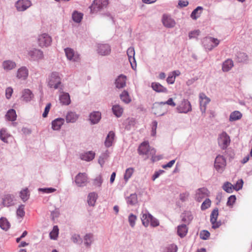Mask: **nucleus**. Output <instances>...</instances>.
<instances>
[{"mask_svg": "<svg viewBox=\"0 0 252 252\" xmlns=\"http://www.w3.org/2000/svg\"><path fill=\"white\" fill-rule=\"evenodd\" d=\"M136 216L133 214H130L128 216V222L131 227H133L135 224V221L136 220Z\"/></svg>", "mask_w": 252, "mask_h": 252, "instance_id": "obj_55", "label": "nucleus"}, {"mask_svg": "<svg viewBox=\"0 0 252 252\" xmlns=\"http://www.w3.org/2000/svg\"><path fill=\"white\" fill-rule=\"evenodd\" d=\"M126 53L129 61L131 64V66L133 69L135 70L136 67V63L134 57L135 51L134 48L132 47H130L127 49Z\"/></svg>", "mask_w": 252, "mask_h": 252, "instance_id": "obj_15", "label": "nucleus"}, {"mask_svg": "<svg viewBox=\"0 0 252 252\" xmlns=\"http://www.w3.org/2000/svg\"><path fill=\"white\" fill-rule=\"evenodd\" d=\"M126 76L124 75H120L115 80V85L116 88L121 89L126 86Z\"/></svg>", "mask_w": 252, "mask_h": 252, "instance_id": "obj_18", "label": "nucleus"}, {"mask_svg": "<svg viewBox=\"0 0 252 252\" xmlns=\"http://www.w3.org/2000/svg\"><path fill=\"white\" fill-rule=\"evenodd\" d=\"M111 47L108 44H98L97 45V53L101 56H107L111 53Z\"/></svg>", "mask_w": 252, "mask_h": 252, "instance_id": "obj_14", "label": "nucleus"}, {"mask_svg": "<svg viewBox=\"0 0 252 252\" xmlns=\"http://www.w3.org/2000/svg\"><path fill=\"white\" fill-rule=\"evenodd\" d=\"M32 5L30 0H18L15 3V6L18 11H24Z\"/></svg>", "mask_w": 252, "mask_h": 252, "instance_id": "obj_11", "label": "nucleus"}, {"mask_svg": "<svg viewBox=\"0 0 252 252\" xmlns=\"http://www.w3.org/2000/svg\"><path fill=\"white\" fill-rule=\"evenodd\" d=\"M162 22L164 27L167 28H172L175 25V21L170 15L163 14L162 18Z\"/></svg>", "mask_w": 252, "mask_h": 252, "instance_id": "obj_12", "label": "nucleus"}, {"mask_svg": "<svg viewBox=\"0 0 252 252\" xmlns=\"http://www.w3.org/2000/svg\"><path fill=\"white\" fill-rule=\"evenodd\" d=\"M199 102L200 106H206V105L210 102V99L208 98L206 94L201 93L199 94Z\"/></svg>", "mask_w": 252, "mask_h": 252, "instance_id": "obj_32", "label": "nucleus"}, {"mask_svg": "<svg viewBox=\"0 0 252 252\" xmlns=\"http://www.w3.org/2000/svg\"><path fill=\"white\" fill-rule=\"evenodd\" d=\"M225 150V151L224 153V155L228 157L229 159L234 158L235 156V153L234 150L231 148H226V149Z\"/></svg>", "mask_w": 252, "mask_h": 252, "instance_id": "obj_49", "label": "nucleus"}, {"mask_svg": "<svg viewBox=\"0 0 252 252\" xmlns=\"http://www.w3.org/2000/svg\"><path fill=\"white\" fill-rule=\"evenodd\" d=\"M150 223L151 226L153 227H156L159 225V223L158 220L155 218H154L153 216L151 217V219H150Z\"/></svg>", "mask_w": 252, "mask_h": 252, "instance_id": "obj_63", "label": "nucleus"}, {"mask_svg": "<svg viewBox=\"0 0 252 252\" xmlns=\"http://www.w3.org/2000/svg\"><path fill=\"white\" fill-rule=\"evenodd\" d=\"M13 197L10 194H7L4 196L2 200V204L4 206L9 207L13 204Z\"/></svg>", "mask_w": 252, "mask_h": 252, "instance_id": "obj_36", "label": "nucleus"}, {"mask_svg": "<svg viewBox=\"0 0 252 252\" xmlns=\"http://www.w3.org/2000/svg\"><path fill=\"white\" fill-rule=\"evenodd\" d=\"M76 185L78 187H84L88 183V177L85 173H79L75 177L74 180Z\"/></svg>", "mask_w": 252, "mask_h": 252, "instance_id": "obj_5", "label": "nucleus"}, {"mask_svg": "<svg viewBox=\"0 0 252 252\" xmlns=\"http://www.w3.org/2000/svg\"><path fill=\"white\" fill-rule=\"evenodd\" d=\"M120 98L121 101L126 104L130 103L131 101V98L128 92L126 90H124L120 94Z\"/></svg>", "mask_w": 252, "mask_h": 252, "instance_id": "obj_23", "label": "nucleus"}, {"mask_svg": "<svg viewBox=\"0 0 252 252\" xmlns=\"http://www.w3.org/2000/svg\"><path fill=\"white\" fill-rule=\"evenodd\" d=\"M226 165V159L223 156L218 155L215 158L214 164L216 169L218 172L221 173L224 170Z\"/></svg>", "mask_w": 252, "mask_h": 252, "instance_id": "obj_6", "label": "nucleus"}, {"mask_svg": "<svg viewBox=\"0 0 252 252\" xmlns=\"http://www.w3.org/2000/svg\"><path fill=\"white\" fill-rule=\"evenodd\" d=\"M243 183L242 179L239 180L234 186V189L237 191L241 189L243 187Z\"/></svg>", "mask_w": 252, "mask_h": 252, "instance_id": "obj_59", "label": "nucleus"}, {"mask_svg": "<svg viewBox=\"0 0 252 252\" xmlns=\"http://www.w3.org/2000/svg\"><path fill=\"white\" fill-rule=\"evenodd\" d=\"M219 216L218 208H215L211 212L210 215V222L212 224V227L213 229L219 228L221 224V221H217V219Z\"/></svg>", "mask_w": 252, "mask_h": 252, "instance_id": "obj_9", "label": "nucleus"}, {"mask_svg": "<svg viewBox=\"0 0 252 252\" xmlns=\"http://www.w3.org/2000/svg\"><path fill=\"white\" fill-rule=\"evenodd\" d=\"M242 117V114L238 111L232 112L229 116V121L231 122L240 119Z\"/></svg>", "mask_w": 252, "mask_h": 252, "instance_id": "obj_43", "label": "nucleus"}, {"mask_svg": "<svg viewBox=\"0 0 252 252\" xmlns=\"http://www.w3.org/2000/svg\"><path fill=\"white\" fill-rule=\"evenodd\" d=\"M29 196V194H28V190L27 189L21 191L20 197L24 202H25L28 199Z\"/></svg>", "mask_w": 252, "mask_h": 252, "instance_id": "obj_51", "label": "nucleus"}, {"mask_svg": "<svg viewBox=\"0 0 252 252\" xmlns=\"http://www.w3.org/2000/svg\"><path fill=\"white\" fill-rule=\"evenodd\" d=\"M13 93V89L11 87H8L5 90V95L7 99H9Z\"/></svg>", "mask_w": 252, "mask_h": 252, "instance_id": "obj_64", "label": "nucleus"}, {"mask_svg": "<svg viewBox=\"0 0 252 252\" xmlns=\"http://www.w3.org/2000/svg\"><path fill=\"white\" fill-rule=\"evenodd\" d=\"M64 119L59 118H57L52 122V128L54 130H59L61 129L62 126L64 124Z\"/></svg>", "mask_w": 252, "mask_h": 252, "instance_id": "obj_21", "label": "nucleus"}, {"mask_svg": "<svg viewBox=\"0 0 252 252\" xmlns=\"http://www.w3.org/2000/svg\"><path fill=\"white\" fill-rule=\"evenodd\" d=\"M79 118V115L75 112L70 111L68 112L66 116V121L67 123H75Z\"/></svg>", "mask_w": 252, "mask_h": 252, "instance_id": "obj_25", "label": "nucleus"}, {"mask_svg": "<svg viewBox=\"0 0 252 252\" xmlns=\"http://www.w3.org/2000/svg\"><path fill=\"white\" fill-rule=\"evenodd\" d=\"M71 240L74 243L77 244H81L83 242L80 236L77 234H73L71 237Z\"/></svg>", "mask_w": 252, "mask_h": 252, "instance_id": "obj_48", "label": "nucleus"}, {"mask_svg": "<svg viewBox=\"0 0 252 252\" xmlns=\"http://www.w3.org/2000/svg\"><path fill=\"white\" fill-rule=\"evenodd\" d=\"M176 109L179 113H187L191 111V104L188 100L184 99Z\"/></svg>", "mask_w": 252, "mask_h": 252, "instance_id": "obj_8", "label": "nucleus"}, {"mask_svg": "<svg viewBox=\"0 0 252 252\" xmlns=\"http://www.w3.org/2000/svg\"><path fill=\"white\" fill-rule=\"evenodd\" d=\"M59 100L60 102L64 105H69L70 102V95L68 93H63L60 96Z\"/></svg>", "mask_w": 252, "mask_h": 252, "instance_id": "obj_26", "label": "nucleus"}, {"mask_svg": "<svg viewBox=\"0 0 252 252\" xmlns=\"http://www.w3.org/2000/svg\"><path fill=\"white\" fill-rule=\"evenodd\" d=\"M222 189L227 193H232L234 190V186L228 182H225L223 186Z\"/></svg>", "mask_w": 252, "mask_h": 252, "instance_id": "obj_45", "label": "nucleus"}, {"mask_svg": "<svg viewBox=\"0 0 252 252\" xmlns=\"http://www.w3.org/2000/svg\"><path fill=\"white\" fill-rule=\"evenodd\" d=\"M233 66V62L232 60L230 59H227L222 63V70L224 72H227L230 70Z\"/></svg>", "mask_w": 252, "mask_h": 252, "instance_id": "obj_35", "label": "nucleus"}, {"mask_svg": "<svg viewBox=\"0 0 252 252\" xmlns=\"http://www.w3.org/2000/svg\"><path fill=\"white\" fill-rule=\"evenodd\" d=\"M103 182V179L101 175H98L93 180V185L100 188Z\"/></svg>", "mask_w": 252, "mask_h": 252, "instance_id": "obj_47", "label": "nucleus"}, {"mask_svg": "<svg viewBox=\"0 0 252 252\" xmlns=\"http://www.w3.org/2000/svg\"><path fill=\"white\" fill-rule=\"evenodd\" d=\"M62 83V79L58 72H52L49 76L48 86L50 88L57 89Z\"/></svg>", "mask_w": 252, "mask_h": 252, "instance_id": "obj_2", "label": "nucleus"}, {"mask_svg": "<svg viewBox=\"0 0 252 252\" xmlns=\"http://www.w3.org/2000/svg\"><path fill=\"white\" fill-rule=\"evenodd\" d=\"M10 223L5 218H1L0 219V227L4 230H7L10 227Z\"/></svg>", "mask_w": 252, "mask_h": 252, "instance_id": "obj_41", "label": "nucleus"}, {"mask_svg": "<svg viewBox=\"0 0 252 252\" xmlns=\"http://www.w3.org/2000/svg\"><path fill=\"white\" fill-rule=\"evenodd\" d=\"M28 55L33 61H38L44 58L43 52L41 50L36 48H33L30 50Z\"/></svg>", "mask_w": 252, "mask_h": 252, "instance_id": "obj_10", "label": "nucleus"}, {"mask_svg": "<svg viewBox=\"0 0 252 252\" xmlns=\"http://www.w3.org/2000/svg\"><path fill=\"white\" fill-rule=\"evenodd\" d=\"M5 117L8 121H14L16 120L17 117L15 110L13 109L9 110L7 112Z\"/></svg>", "mask_w": 252, "mask_h": 252, "instance_id": "obj_39", "label": "nucleus"}, {"mask_svg": "<svg viewBox=\"0 0 252 252\" xmlns=\"http://www.w3.org/2000/svg\"><path fill=\"white\" fill-rule=\"evenodd\" d=\"M28 74L29 71L28 69L26 67L23 66L18 70L17 77L19 79L25 80L27 78Z\"/></svg>", "mask_w": 252, "mask_h": 252, "instance_id": "obj_24", "label": "nucleus"}, {"mask_svg": "<svg viewBox=\"0 0 252 252\" xmlns=\"http://www.w3.org/2000/svg\"><path fill=\"white\" fill-rule=\"evenodd\" d=\"M24 205H21L19 206V208L17 210L16 214L18 217L20 218H23L25 214V212L24 211Z\"/></svg>", "mask_w": 252, "mask_h": 252, "instance_id": "obj_53", "label": "nucleus"}, {"mask_svg": "<svg viewBox=\"0 0 252 252\" xmlns=\"http://www.w3.org/2000/svg\"><path fill=\"white\" fill-rule=\"evenodd\" d=\"M95 155V153L91 151L80 154V157L82 160L90 161L94 158Z\"/></svg>", "mask_w": 252, "mask_h": 252, "instance_id": "obj_22", "label": "nucleus"}, {"mask_svg": "<svg viewBox=\"0 0 252 252\" xmlns=\"http://www.w3.org/2000/svg\"><path fill=\"white\" fill-rule=\"evenodd\" d=\"M16 66V63L15 62L7 60L5 61L2 63V67L4 70H10L15 68Z\"/></svg>", "mask_w": 252, "mask_h": 252, "instance_id": "obj_34", "label": "nucleus"}, {"mask_svg": "<svg viewBox=\"0 0 252 252\" xmlns=\"http://www.w3.org/2000/svg\"><path fill=\"white\" fill-rule=\"evenodd\" d=\"M203 9V7L201 6H197L195 9H194L191 14L190 17L193 20H196L198 17H200L201 12H198L200 10H202Z\"/></svg>", "mask_w": 252, "mask_h": 252, "instance_id": "obj_44", "label": "nucleus"}, {"mask_svg": "<svg viewBox=\"0 0 252 252\" xmlns=\"http://www.w3.org/2000/svg\"><path fill=\"white\" fill-rule=\"evenodd\" d=\"M94 241V237L92 233H87L84 237V244L87 247H90Z\"/></svg>", "mask_w": 252, "mask_h": 252, "instance_id": "obj_29", "label": "nucleus"}, {"mask_svg": "<svg viewBox=\"0 0 252 252\" xmlns=\"http://www.w3.org/2000/svg\"><path fill=\"white\" fill-rule=\"evenodd\" d=\"M97 194L94 192L90 193L88 196V203L90 206H94L97 198Z\"/></svg>", "mask_w": 252, "mask_h": 252, "instance_id": "obj_31", "label": "nucleus"}, {"mask_svg": "<svg viewBox=\"0 0 252 252\" xmlns=\"http://www.w3.org/2000/svg\"><path fill=\"white\" fill-rule=\"evenodd\" d=\"M188 228L186 224L180 225L177 227V234L181 237H184L188 233Z\"/></svg>", "mask_w": 252, "mask_h": 252, "instance_id": "obj_28", "label": "nucleus"}, {"mask_svg": "<svg viewBox=\"0 0 252 252\" xmlns=\"http://www.w3.org/2000/svg\"><path fill=\"white\" fill-rule=\"evenodd\" d=\"M209 191L207 188H202L198 189L196 192L195 199L198 202H201L206 196H208Z\"/></svg>", "mask_w": 252, "mask_h": 252, "instance_id": "obj_16", "label": "nucleus"}, {"mask_svg": "<svg viewBox=\"0 0 252 252\" xmlns=\"http://www.w3.org/2000/svg\"><path fill=\"white\" fill-rule=\"evenodd\" d=\"M126 199L127 203L129 205H134L137 202V197L136 193L131 194Z\"/></svg>", "mask_w": 252, "mask_h": 252, "instance_id": "obj_42", "label": "nucleus"}, {"mask_svg": "<svg viewBox=\"0 0 252 252\" xmlns=\"http://www.w3.org/2000/svg\"><path fill=\"white\" fill-rule=\"evenodd\" d=\"M59 229L57 226H54L53 231L50 233V238L52 239H56L58 235Z\"/></svg>", "mask_w": 252, "mask_h": 252, "instance_id": "obj_56", "label": "nucleus"}, {"mask_svg": "<svg viewBox=\"0 0 252 252\" xmlns=\"http://www.w3.org/2000/svg\"><path fill=\"white\" fill-rule=\"evenodd\" d=\"M115 137V134L114 132L113 131H109L104 141V145L106 147L109 148L112 146Z\"/></svg>", "mask_w": 252, "mask_h": 252, "instance_id": "obj_20", "label": "nucleus"}, {"mask_svg": "<svg viewBox=\"0 0 252 252\" xmlns=\"http://www.w3.org/2000/svg\"><path fill=\"white\" fill-rule=\"evenodd\" d=\"M237 58L239 62H244L248 60L247 55L243 52H240L237 54Z\"/></svg>", "mask_w": 252, "mask_h": 252, "instance_id": "obj_50", "label": "nucleus"}, {"mask_svg": "<svg viewBox=\"0 0 252 252\" xmlns=\"http://www.w3.org/2000/svg\"><path fill=\"white\" fill-rule=\"evenodd\" d=\"M210 235V232L207 230H203L200 233V238L202 240H207Z\"/></svg>", "mask_w": 252, "mask_h": 252, "instance_id": "obj_57", "label": "nucleus"}, {"mask_svg": "<svg viewBox=\"0 0 252 252\" xmlns=\"http://www.w3.org/2000/svg\"><path fill=\"white\" fill-rule=\"evenodd\" d=\"M83 14L77 11H74L72 14V18L74 22L77 23L81 22L83 19Z\"/></svg>", "mask_w": 252, "mask_h": 252, "instance_id": "obj_38", "label": "nucleus"}, {"mask_svg": "<svg viewBox=\"0 0 252 252\" xmlns=\"http://www.w3.org/2000/svg\"><path fill=\"white\" fill-rule=\"evenodd\" d=\"M138 152L140 155H145L146 156V158H149L150 157L153 156L156 154V150L151 147L149 146V142L145 141L142 142L139 146Z\"/></svg>", "mask_w": 252, "mask_h": 252, "instance_id": "obj_1", "label": "nucleus"}, {"mask_svg": "<svg viewBox=\"0 0 252 252\" xmlns=\"http://www.w3.org/2000/svg\"><path fill=\"white\" fill-rule=\"evenodd\" d=\"M108 4V0H94L93 3L90 6L91 13H95L106 7Z\"/></svg>", "mask_w": 252, "mask_h": 252, "instance_id": "obj_4", "label": "nucleus"}, {"mask_svg": "<svg viewBox=\"0 0 252 252\" xmlns=\"http://www.w3.org/2000/svg\"><path fill=\"white\" fill-rule=\"evenodd\" d=\"M142 214V216L141 219L142 224L145 227H147L149 224L152 215L147 210L143 211Z\"/></svg>", "mask_w": 252, "mask_h": 252, "instance_id": "obj_19", "label": "nucleus"}, {"mask_svg": "<svg viewBox=\"0 0 252 252\" xmlns=\"http://www.w3.org/2000/svg\"><path fill=\"white\" fill-rule=\"evenodd\" d=\"M39 191H41L43 193H52L56 190L54 188H39L38 189Z\"/></svg>", "mask_w": 252, "mask_h": 252, "instance_id": "obj_60", "label": "nucleus"}, {"mask_svg": "<svg viewBox=\"0 0 252 252\" xmlns=\"http://www.w3.org/2000/svg\"><path fill=\"white\" fill-rule=\"evenodd\" d=\"M52 42L51 36L47 33H43L38 36V44L41 47H48Z\"/></svg>", "mask_w": 252, "mask_h": 252, "instance_id": "obj_7", "label": "nucleus"}, {"mask_svg": "<svg viewBox=\"0 0 252 252\" xmlns=\"http://www.w3.org/2000/svg\"><path fill=\"white\" fill-rule=\"evenodd\" d=\"M101 118V114L99 111H93L89 115V121L91 125L98 124Z\"/></svg>", "mask_w": 252, "mask_h": 252, "instance_id": "obj_17", "label": "nucleus"}, {"mask_svg": "<svg viewBox=\"0 0 252 252\" xmlns=\"http://www.w3.org/2000/svg\"><path fill=\"white\" fill-rule=\"evenodd\" d=\"M64 52L68 60L73 62H78L80 60L79 55L78 53H75L74 50L71 48H65Z\"/></svg>", "mask_w": 252, "mask_h": 252, "instance_id": "obj_13", "label": "nucleus"}, {"mask_svg": "<svg viewBox=\"0 0 252 252\" xmlns=\"http://www.w3.org/2000/svg\"><path fill=\"white\" fill-rule=\"evenodd\" d=\"M10 136L7 129L5 128H2L0 130V139L4 143H8L7 138Z\"/></svg>", "mask_w": 252, "mask_h": 252, "instance_id": "obj_37", "label": "nucleus"}, {"mask_svg": "<svg viewBox=\"0 0 252 252\" xmlns=\"http://www.w3.org/2000/svg\"><path fill=\"white\" fill-rule=\"evenodd\" d=\"M211 201L210 199L206 198L204 201L202 203L201 206V209L202 210H205L210 207Z\"/></svg>", "mask_w": 252, "mask_h": 252, "instance_id": "obj_52", "label": "nucleus"}, {"mask_svg": "<svg viewBox=\"0 0 252 252\" xmlns=\"http://www.w3.org/2000/svg\"><path fill=\"white\" fill-rule=\"evenodd\" d=\"M236 198L235 195H232L228 198V200L226 204L228 206H232L234 203L235 202Z\"/></svg>", "mask_w": 252, "mask_h": 252, "instance_id": "obj_58", "label": "nucleus"}, {"mask_svg": "<svg viewBox=\"0 0 252 252\" xmlns=\"http://www.w3.org/2000/svg\"><path fill=\"white\" fill-rule=\"evenodd\" d=\"M206 41L207 42V41H209V42L211 41L212 43L213 44L214 48L217 46L220 43V40L219 39L212 37H208V39Z\"/></svg>", "mask_w": 252, "mask_h": 252, "instance_id": "obj_61", "label": "nucleus"}, {"mask_svg": "<svg viewBox=\"0 0 252 252\" xmlns=\"http://www.w3.org/2000/svg\"><path fill=\"white\" fill-rule=\"evenodd\" d=\"M178 250L177 246L175 244H171L166 248V252H177Z\"/></svg>", "mask_w": 252, "mask_h": 252, "instance_id": "obj_62", "label": "nucleus"}, {"mask_svg": "<svg viewBox=\"0 0 252 252\" xmlns=\"http://www.w3.org/2000/svg\"><path fill=\"white\" fill-rule=\"evenodd\" d=\"M33 97V94L29 89H25L23 92L22 97L26 102L30 101Z\"/></svg>", "mask_w": 252, "mask_h": 252, "instance_id": "obj_33", "label": "nucleus"}, {"mask_svg": "<svg viewBox=\"0 0 252 252\" xmlns=\"http://www.w3.org/2000/svg\"><path fill=\"white\" fill-rule=\"evenodd\" d=\"M208 39V37L204 38L202 41V44L206 50L211 51L214 48L213 44L211 41L209 42V41H207V42L206 40Z\"/></svg>", "mask_w": 252, "mask_h": 252, "instance_id": "obj_46", "label": "nucleus"}, {"mask_svg": "<svg viewBox=\"0 0 252 252\" xmlns=\"http://www.w3.org/2000/svg\"><path fill=\"white\" fill-rule=\"evenodd\" d=\"M151 87L154 91L158 93H166L167 92V89L159 83H152Z\"/></svg>", "mask_w": 252, "mask_h": 252, "instance_id": "obj_27", "label": "nucleus"}, {"mask_svg": "<svg viewBox=\"0 0 252 252\" xmlns=\"http://www.w3.org/2000/svg\"><path fill=\"white\" fill-rule=\"evenodd\" d=\"M109 155L108 150H106L105 152L102 153L99 157L98 162L101 167L105 163V160L108 158Z\"/></svg>", "mask_w": 252, "mask_h": 252, "instance_id": "obj_40", "label": "nucleus"}, {"mask_svg": "<svg viewBox=\"0 0 252 252\" xmlns=\"http://www.w3.org/2000/svg\"><path fill=\"white\" fill-rule=\"evenodd\" d=\"M218 141L219 147L222 150L226 149L230 142V137L225 131L219 135Z\"/></svg>", "mask_w": 252, "mask_h": 252, "instance_id": "obj_3", "label": "nucleus"}, {"mask_svg": "<svg viewBox=\"0 0 252 252\" xmlns=\"http://www.w3.org/2000/svg\"><path fill=\"white\" fill-rule=\"evenodd\" d=\"M133 172V169L132 168H127L124 175V179L125 181H127L131 176Z\"/></svg>", "mask_w": 252, "mask_h": 252, "instance_id": "obj_54", "label": "nucleus"}, {"mask_svg": "<svg viewBox=\"0 0 252 252\" xmlns=\"http://www.w3.org/2000/svg\"><path fill=\"white\" fill-rule=\"evenodd\" d=\"M112 109L113 114L118 118L120 117L123 113V108L119 104L113 105Z\"/></svg>", "mask_w": 252, "mask_h": 252, "instance_id": "obj_30", "label": "nucleus"}]
</instances>
